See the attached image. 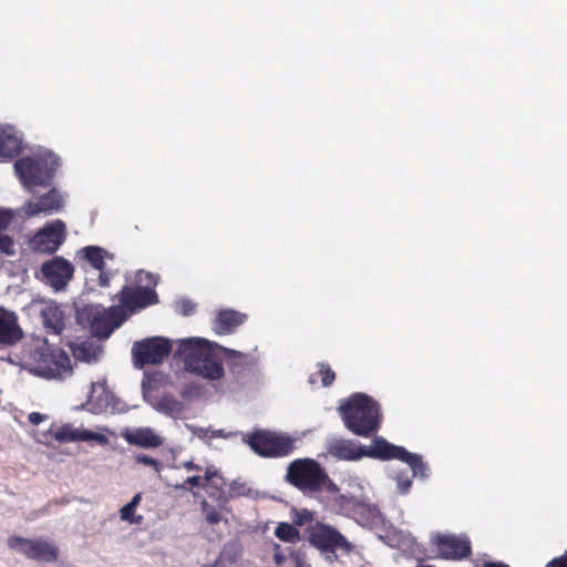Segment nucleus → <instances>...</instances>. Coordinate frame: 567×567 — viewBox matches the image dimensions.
I'll return each instance as SVG.
<instances>
[{
  "mask_svg": "<svg viewBox=\"0 0 567 567\" xmlns=\"http://www.w3.org/2000/svg\"><path fill=\"white\" fill-rule=\"evenodd\" d=\"M275 550H276L275 556H274L275 561L277 565H280L285 560V555L281 553L280 545L276 544Z\"/></svg>",
  "mask_w": 567,
  "mask_h": 567,
  "instance_id": "nucleus-45",
  "label": "nucleus"
},
{
  "mask_svg": "<svg viewBox=\"0 0 567 567\" xmlns=\"http://www.w3.org/2000/svg\"><path fill=\"white\" fill-rule=\"evenodd\" d=\"M76 321L83 327H89L99 338H107L115 328L121 326L116 323V318L112 317L110 308L106 310L94 305L78 308Z\"/></svg>",
  "mask_w": 567,
  "mask_h": 567,
  "instance_id": "nucleus-12",
  "label": "nucleus"
},
{
  "mask_svg": "<svg viewBox=\"0 0 567 567\" xmlns=\"http://www.w3.org/2000/svg\"><path fill=\"white\" fill-rule=\"evenodd\" d=\"M244 442L262 457H284L295 450L293 439L266 430H256L247 434Z\"/></svg>",
  "mask_w": 567,
  "mask_h": 567,
  "instance_id": "nucleus-8",
  "label": "nucleus"
},
{
  "mask_svg": "<svg viewBox=\"0 0 567 567\" xmlns=\"http://www.w3.org/2000/svg\"><path fill=\"white\" fill-rule=\"evenodd\" d=\"M59 166L60 158L52 153L40 158L21 157L14 163L16 173L27 187L47 185Z\"/></svg>",
  "mask_w": 567,
  "mask_h": 567,
  "instance_id": "nucleus-6",
  "label": "nucleus"
},
{
  "mask_svg": "<svg viewBox=\"0 0 567 567\" xmlns=\"http://www.w3.org/2000/svg\"><path fill=\"white\" fill-rule=\"evenodd\" d=\"M78 255L86 260L94 269L103 270L105 267V250L97 246H87L78 251Z\"/></svg>",
  "mask_w": 567,
  "mask_h": 567,
  "instance_id": "nucleus-26",
  "label": "nucleus"
},
{
  "mask_svg": "<svg viewBox=\"0 0 567 567\" xmlns=\"http://www.w3.org/2000/svg\"><path fill=\"white\" fill-rule=\"evenodd\" d=\"M226 481L224 477H217L205 483L208 496L214 499L219 508H224L228 504V491H225Z\"/></svg>",
  "mask_w": 567,
  "mask_h": 567,
  "instance_id": "nucleus-25",
  "label": "nucleus"
},
{
  "mask_svg": "<svg viewBox=\"0 0 567 567\" xmlns=\"http://www.w3.org/2000/svg\"><path fill=\"white\" fill-rule=\"evenodd\" d=\"M330 507L337 514L349 517L361 526L374 525L380 516V511L375 505L352 495L333 496Z\"/></svg>",
  "mask_w": 567,
  "mask_h": 567,
  "instance_id": "nucleus-9",
  "label": "nucleus"
},
{
  "mask_svg": "<svg viewBox=\"0 0 567 567\" xmlns=\"http://www.w3.org/2000/svg\"><path fill=\"white\" fill-rule=\"evenodd\" d=\"M171 351V341L163 337H153L136 341L132 347L134 363L140 368L162 363L164 359L169 355Z\"/></svg>",
  "mask_w": 567,
  "mask_h": 567,
  "instance_id": "nucleus-13",
  "label": "nucleus"
},
{
  "mask_svg": "<svg viewBox=\"0 0 567 567\" xmlns=\"http://www.w3.org/2000/svg\"><path fill=\"white\" fill-rule=\"evenodd\" d=\"M308 542L317 549L323 553L336 554H350L353 550V545L334 527L316 522L307 529Z\"/></svg>",
  "mask_w": 567,
  "mask_h": 567,
  "instance_id": "nucleus-10",
  "label": "nucleus"
},
{
  "mask_svg": "<svg viewBox=\"0 0 567 567\" xmlns=\"http://www.w3.org/2000/svg\"><path fill=\"white\" fill-rule=\"evenodd\" d=\"M158 285V276L145 271L137 270L134 275V282L124 285L122 289L113 297L117 299L118 305L110 307L116 323L122 324L128 316L158 302L156 286Z\"/></svg>",
  "mask_w": 567,
  "mask_h": 567,
  "instance_id": "nucleus-2",
  "label": "nucleus"
},
{
  "mask_svg": "<svg viewBox=\"0 0 567 567\" xmlns=\"http://www.w3.org/2000/svg\"><path fill=\"white\" fill-rule=\"evenodd\" d=\"M62 207V198L55 189L49 190L47 194L29 200L27 204V214L35 216L39 214H52Z\"/></svg>",
  "mask_w": 567,
  "mask_h": 567,
  "instance_id": "nucleus-19",
  "label": "nucleus"
},
{
  "mask_svg": "<svg viewBox=\"0 0 567 567\" xmlns=\"http://www.w3.org/2000/svg\"><path fill=\"white\" fill-rule=\"evenodd\" d=\"M157 410L168 415L179 414L183 403L171 395H164L157 402Z\"/></svg>",
  "mask_w": 567,
  "mask_h": 567,
  "instance_id": "nucleus-28",
  "label": "nucleus"
},
{
  "mask_svg": "<svg viewBox=\"0 0 567 567\" xmlns=\"http://www.w3.org/2000/svg\"><path fill=\"white\" fill-rule=\"evenodd\" d=\"M364 456L381 461L399 460L410 466L413 476H427V466L421 455L411 453L403 446L394 445L382 436H374L371 444L364 446Z\"/></svg>",
  "mask_w": 567,
  "mask_h": 567,
  "instance_id": "nucleus-5",
  "label": "nucleus"
},
{
  "mask_svg": "<svg viewBox=\"0 0 567 567\" xmlns=\"http://www.w3.org/2000/svg\"><path fill=\"white\" fill-rule=\"evenodd\" d=\"M12 213L0 209V230H4L11 224Z\"/></svg>",
  "mask_w": 567,
  "mask_h": 567,
  "instance_id": "nucleus-40",
  "label": "nucleus"
},
{
  "mask_svg": "<svg viewBox=\"0 0 567 567\" xmlns=\"http://www.w3.org/2000/svg\"><path fill=\"white\" fill-rule=\"evenodd\" d=\"M287 481L300 491L318 492L328 482L333 489H337L321 465L311 458H299L291 462L287 471Z\"/></svg>",
  "mask_w": 567,
  "mask_h": 567,
  "instance_id": "nucleus-7",
  "label": "nucleus"
},
{
  "mask_svg": "<svg viewBox=\"0 0 567 567\" xmlns=\"http://www.w3.org/2000/svg\"><path fill=\"white\" fill-rule=\"evenodd\" d=\"M251 493V488L248 487L245 483L233 482L228 488V502L234 498L249 496Z\"/></svg>",
  "mask_w": 567,
  "mask_h": 567,
  "instance_id": "nucleus-31",
  "label": "nucleus"
},
{
  "mask_svg": "<svg viewBox=\"0 0 567 567\" xmlns=\"http://www.w3.org/2000/svg\"><path fill=\"white\" fill-rule=\"evenodd\" d=\"M200 509L207 524L216 525L221 522L223 515L219 509L209 504L206 499L202 501Z\"/></svg>",
  "mask_w": 567,
  "mask_h": 567,
  "instance_id": "nucleus-29",
  "label": "nucleus"
},
{
  "mask_svg": "<svg viewBox=\"0 0 567 567\" xmlns=\"http://www.w3.org/2000/svg\"><path fill=\"white\" fill-rule=\"evenodd\" d=\"M183 466L187 471H200L202 470V467L198 464H195L192 461L185 462Z\"/></svg>",
  "mask_w": 567,
  "mask_h": 567,
  "instance_id": "nucleus-46",
  "label": "nucleus"
},
{
  "mask_svg": "<svg viewBox=\"0 0 567 567\" xmlns=\"http://www.w3.org/2000/svg\"><path fill=\"white\" fill-rule=\"evenodd\" d=\"M22 150L21 138L17 136L12 127L0 130V157L13 158Z\"/></svg>",
  "mask_w": 567,
  "mask_h": 567,
  "instance_id": "nucleus-23",
  "label": "nucleus"
},
{
  "mask_svg": "<svg viewBox=\"0 0 567 567\" xmlns=\"http://www.w3.org/2000/svg\"><path fill=\"white\" fill-rule=\"evenodd\" d=\"M0 252L7 256H13L16 254L14 240L11 236L0 233Z\"/></svg>",
  "mask_w": 567,
  "mask_h": 567,
  "instance_id": "nucleus-34",
  "label": "nucleus"
},
{
  "mask_svg": "<svg viewBox=\"0 0 567 567\" xmlns=\"http://www.w3.org/2000/svg\"><path fill=\"white\" fill-rule=\"evenodd\" d=\"M275 536L286 543H297L300 539V533L295 525L289 523H279L275 529Z\"/></svg>",
  "mask_w": 567,
  "mask_h": 567,
  "instance_id": "nucleus-27",
  "label": "nucleus"
},
{
  "mask_svg": "<svg viewBox=\"0 0 567 567\" xmlns=\"http://www.w3.org/2000/svg\"><path fill=\"white\" fill-rule=\"evenodd\" d=\"M395 480L398 482V488L400 493H406L409 492L412 481L408 474L400 473L395 476Z\"/></svg>",
  "mask_w": 567,
  "mask_h": 567,
  "instance_id": "nucleus-38",
  "label": "nucleus"
},
{
  "mask_svg": "<svg viewBox=\"0 0 567 567\" xmlns=\"http://www.w3.org/2000/svg\"><path fill=\"white\" fill-rule=\"evenodd\" d=\"M23 338V331L14 312L0 307V347L16 344Z\"/></svg>",
  "mask_w": 567,
  "mask_h": 567,
  "instance_id": "nucleus-17",
  "label": "nucleus"
},
{
  "mask_svg": "<svg viewBox=\"0 0 567 567\" xmlns=\"http://www.w3.org/2000/svg\"><path fill=\"white\" fill-rule=\"evenodd\" d=\"M546 567H567V558L565 555L558 558H554L546 565Z\"/></svg>",
  "mask_w": 567,
  "mask_h": 567,
  "instance_id": "nucleus-44",
  "label": "nucleus"
},
{
  "mask_svg": "<svg viewBox=\"0 0 567 567\" xmlns=\"http://www.w3.org/2000/svg\"><path fill=\"white\" fill-rule=\"evenodd\" d=\"M473 567H511V566L501 560L492 561V560L477 558V559L473 560Z\"/></svg>",
  "mask_w": 567,
  "mask_h": 567,
  "instance_id": "nucleus-39",
  "label": "nucleus"
},
{
  "mask_svg": "<svg viewBox=\"0 0 567 567\" xmlns=\"http://www.w3.org/2000/svg\"><path fill=\"white\" fill-rule=\"evenodd\" d=\"M7 545L31 560L53 563L59 557L58 546L42 537L24 538L13 535L8 538Z\"/></svg>",
  "mask_w": 567,
  "mask_h": 567,
  "instance_id": "nucleus-11",
  "label": "nucleus"
},
{
  "mask_svg": "<svg viewBox=\"0 0 567 567\" xmlns=\"http://www.w3.org/2000/svg\"><path fill=\"white\" fill-rule=\"evenodd\" d=\"M442 558L460 560L472 554L471 540L465 535H437L434 542Z\"/></svg>",
  "mask_w": 567,
  "mask_h": 567,
  "instance_id": "nucleus-16",
  "label": "nucleus"
},
{
  "mask_svg": "<svg viewBox=\"0 0 567 567\" xmlns=\"http://www.w3.org/2000/svg\"><path fill=\"white\" fill-rule=\"evenodd\" d=\"M329 455L340 461H358L364 457V446L357 445L352 440L333 439L328 443Z\"/></svg>",
  "mask_w": 567,
  "mask_h": 567,
  "instance_id": "nucleus-18",
  "label": "nucleus"
},
{
  "mask_svg": "<svg viewBox=\"0 0 567 567\" xmlns=\"http://www.w3.org/2000/svg\"><path fill=\"white\" fill-rule=\"evenodd\" d=\"M141 501H142V494L137 493L133 496V498L131 499V502H128V504L133 505V508L136 509V507L140 505Z\"/></svg>",
  "mask_w": 567,
  "mask_h": 567,
  "instance_id": "nucleus-47",
  "label": "nucleus"
},
{
  "mask_svg": "<svg viewBox=\"0 0 567 567\" xmlns=\"http://www.w3.org/2000/svg\"><path fill=\"white\" fill-rule=\"evenodd\" d=\"M195 303L188 299H182L177 302L178 312L183 316H190L195 312Z\"/></svg>",
  "mask_w": 567,
  "mask_h": 567,
  "instance_id": "nucleus-37",
  "label": "nucleus"
},
{
  "mask_svg": "<svg viewBox=\"0 0 567 567\" xmlns=\"http://www.w3.org/2000/svg\"><path fill=\"white\" fill-rule=\"evenodd\" d=\"M41 274L52 288L62 290L73 278L74 267L65 258L55 256L42 264Z\"/></svg>",
  "mask_w": 567,
  "mask_h": 567,
  "instance_id": "nucleus-15",
  "label": "nucleus"
},
{
  "mask_svg": "<svg viewBox=\"0 0 567 567\" xmlns=\"http://www.w3.org/2000/svg\"><path fill=\"white\" fill-rule=\"evenodd\" d=\"M52 436L59 443L68 442H87V441H104L102 434L95 433L91 430H79L71 424H63L55 431H52Z\"/></svg>",
  "mask_w": 567,
  "mask_h": 567,
  "instance_id": "nucleus-20",
  "label": "nucleus"
},
{
  "mask_svg": "<svg viewBox=\"0 0 567 567\" xmlns=\"http://www.w3.org/2000/svg\"><path fill=\"white\" fill-rule=\"evenodd\" d=\"M65 240V224L56 219L40 229L30 239V247L33 251L41 254H53Z\"/></svg>",
  "mask_w": 567,
  "mask_h": 567,
  "instance_id": "nucleus-14",
  "label": "nucleus"
},
{
  "mask_svg": "<svg viewBox=\"0 0 567 567\" xmlns=\"http://www.w3.org/2000/svg\"><path fill=\"white\" fill-rule=\"evenodd\" d=\"M197 486L205 487V481H204L203 476H199V475L189 476L184 481L183 484L176 485L175 487L183 488V489H189V487H197Z\"/></svg>",
  "mask_w": 567,
  "mask_h": 567,
  "instance_id": "nucleus-36",
  "label": "nucleus"
},
{
  "mask_svg": "<svg viewBox=\"0 0 567 567\" xmlns=\"http://www.w3.org/2000/svg\"><path fill=\"white\" fill-rule=\"evenodd\" d=\"M291 518H292L293 525L302 526L306 523L312 520V514L309 511H307V509H302L300 512L295 511Z\"/></svg>",
  "mask_w": 567,
  "mask_h": 567,
  "instance_id": "nucleus-35",
  "label": "nucleus"
},
{
  "mask_svg": "<svg viewBox=\"0 0 567 567\" xmlns=\"http://www.w3.org/2000/svg\"><path fill=\"white\" fill-rule=\"evenodd\" d=\"M247 316L236 310H220L213 321V330L220 336L233 333L245 322Z\"/></svg>",
  "mask_w": 567,
  "mask_h": 567,
  "instance_id": "nucleus-21",
  "label": "nucleus"
},
{
  "mask_svg": "<svg viewBox=\"0 0 567 567\" xmlns=\"http://www.w3.org/2000/svg\"><path fill=\"white\" fill-rule=\"evenodd\" d=\"M134 460L137 464L151 466L156 473H159L163 468V464L158 460L145 454H136Z\"/></svg>",
  "mask_w": 567,
  "mask_h": 567,
  "instance_id": "nucleus-33",
  "label": "nucleus"
},
{
  "mask_svg": "<svg viewBox=\"0 0 567 567\" xmlns=\"http://www.w3.org/2000/svg\"><path fill=\"white\" fill-rule=\"evenodd\" d=\"M124 439L131 445H136L145 449L158 447L163 444L159 435L155 434L150 427L136 429L132 432L124 434Z\"/></svg>",
  "mask_w": 567,
  "mask_h": 567,
  "instance_id": "nucleus-22",
  "label": "nucleus"
},
{
  "mask_svg": "<svg viewBox=\"0 0 567 567\" xmlns=\"http://www.w3.org/2000/svg\"><path fill=\"white\" fill-rule=\"evenodd\" d=\"M315 375H316V374H311V375H310V378H309V382H310V383H315V382H316Z\"/></svg>",
  "mask_w": 567,
  "mask_h": 567,
  "instance_id": "nucleus-48",
  "label": "nucleus"
},
{
  "mask_svg": "<svg viewBox=\"0 0 567 567\" xmlns=\"http://www.w3.org/2000/svg\"><path fill=\"white\" fill-rule=\"evenodd\" d=\"M47 419V415L41 414L39 412H32L29 414L28 420L32 425H39L42 421Z\"/></svg>",
  "mask_w": 567,
  "mask_h": 567,
  "instance_id": "nucleus-42",
  "label": "nucleus"
},
{
  "mask_svg": "<svg viewBox=\"0 0 567 567\" xmlns=\"http://www.w3.org/2000/svg\"><path fill=\"white\" fill-rule=\"evenodd\" d=\"M317 367V375L321 378V384L323 386H330L336 380V372L326 362H319Z\"/></svg>",
  "mask_w": 567,
  "mask_h": 567,
  "instance_id": "nucleus-30",
  "label": "nucleus"
},
{
  "mask_svg": "<svg viewBox=\"0 0 567 567\" xmlns=\"http://www.w3.org/2000/svg\"><path fill=\"white\" fill-rule=\"evenodd\" d=\"M338 410L344 426L358 436L369 437L381 426L380 404L365 393L352 394Z\"/></svg>",
  "mask_w": 567,
  "mask_h": 567,
  "instance_id": "nucleus-3",
  "label": "nucleus"
},
{
  "mask_svg": "<svg viewBox=\"0 0 567 567\" xmlns=\"http://www.w3.org/2000/svg\"><path fill=\"white\" fill-rule=\"evenodd\" d=\"M202 567H217V563L213 564V565H204Z\"/></svg>",
  "mask_w": 567,
  "mask_h": 567,
  "instance_id": "nucleus-49",
  "label": "nucleus"
},
{
  "mask_svg": "<svg viewBox=\"0 0 567 567\" xmlns=\"http://www.w3.org/2000/svg\"><path fill=\"white\" fill-rule=\"evenodd\" d=\"M120 517L122 520L128 522L131 524L138 525L143 522V516L135 515V509L133 508V505H130L128 503L120 509Z\"/></svg>",
  "mask_w": 567,
  "mask_h": 567,
  "instance_id": "nucleus-32",
  "label": "nucleus"
},
{
  "mask_svg": "<svg viewBox=\"0 0 567 567\" xmlns=\"http://www.w3.org/2000/svg\"><path fill=\"white\" fill-rule=\"evenodd\" d=\"M217 477H223V476L219 474V472L215 467L209 466L205 470V475L203 476L205 483L216 480Z\"/></svg>",
  "mask_w": 567,
  "mask_h": 567,
  "instance_id": "nucleus-41",
  "label": "nucleus"
},
{
  "mask_svg": "<svg viewBox=\"0 0 567 567\" xmlns=\"http://www.w3.org/2000/svg\"><path fill=\"white\" fill-rule=\"evenodd\" d=\"M100 274H99V286L100 287H109L110 286V281H111V276L109 272L104 271L103 270H99Z\"/></svg>",
  "mask_w": 567,
  "mask_h": 567,
  "instance_id": "nucleus-43",
  "label": "nucleus"
},
{
  "mask_svg": "<svg viewBox=\"0 0 567 567\" xmlns=\"http://www.w3.org/2000/svg\"><path fill=\"white\" fill-rule=\"evenodd\" d=\"M27 363L33 374L44 379L63 380L72 374L69 354L47 342L31 351Z\"/></svg>",
  "mask_w": 567,
  "mask_h": 567,
  "instance_id": "nucleus-4",
  "label": "nucleus"
},
{
  "mask_svg": "<svg viewBox=\"0 0 567 567\" xmlns=\"http://www.w3.org/2000/svg\"><path fill=\"white\" fill-rule=\"evenodd\" d=\"M45 328L54 334H60L64 329L63 311L58 307H49L42 311Z\"/></svg>",
  "mask_w": 567,
  "mask_h": 567,
  "instance_id": "nucleus-24",
  "label": "nucleus"
},
{
  "mask_svg": "<svg viewBox=\"0 0 567 567\" xmlns=\"http://www.w3.org/2000/svg\"><path fill=\"white\" fill-rule=\"evenodd\" d=\"M215 349L227 359L233 360L235 364L247 362L248 355L245 353L220 347L205 339L195 338L181 340L176 355L183 360L187 371L208 380H219L224 377V368L215 358Z\"/></svg>",
  "mask_w": 567,
  "mask_h": 567,
  "instance_id": "nucleus-1",
  "label": "nucleus"
},
{
  "mask_svg": "<svg viewBox=\"0 0 567 567\" xmlns=\"http://www.w3.org/2000/svg\"><path fill=\"white\" fill-rule=\"evenodd\" d=\"M566 558H567V550H566V554H565Z\"/></svg>",
  "mask_w": 567,
  "mask_h": 567,
  "instance_id": "nucleus-50",
  "label": "nucleus"
}]
</instances>
